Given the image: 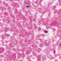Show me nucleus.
Returning <instances> with one entry per match:
<instances>
[{
	"label": "nucleus",
	"mask_w": 61,
	"mask_h": 61,
	"mask_svg": "<svg viewBox=\"0 0 61 61\" xmlns=\"http://www.w3.org/2000/svg\"><path fill=\"white\" fill-rule=\"evenodd\" d=\"M26 7H28L29 6H27Z\"/></svg>",
	"instance_id": "obj_3"
},
{
	"label": "nucleus",
	"mask_w": 61,
	"mask_h": 61,
	"mask_svg": "<svg viewBox=\"0 0 61 61\" xmlns=\"http://www.w3.org/2000/svg\"><path fill=\"white\" fill-rule=\"evenodd\" d=\"M42 46V45H41V44L40 45V46L41 47Z\"/></svg>",
	"instance_id": "obj_2"
},
{
	"label": "nucleus",
	"mask_w": 61,
	"mask_h": 61,
	"mask_svg": "<svg viewBox=\"0 0 61 61\" xmlns=\"http://www.w3.org/2000/svg\"><path fill=\"white\" fill-rule=\"evenodd\" d=\"M44 32L45 33H47V31H46V30H44Z\"/></svg>",
	"instance_id": "obj_1"
}]
</instances>
